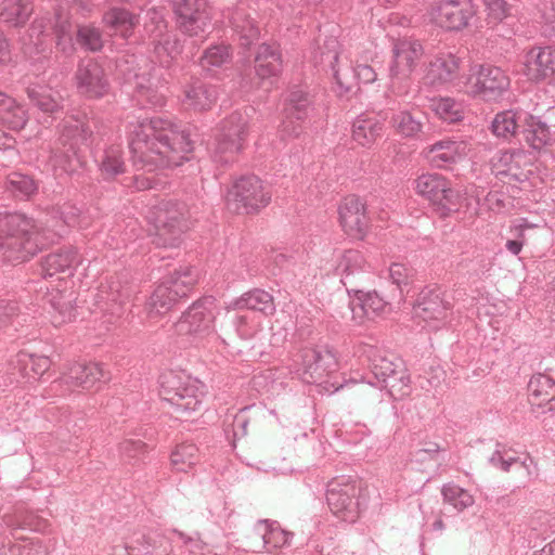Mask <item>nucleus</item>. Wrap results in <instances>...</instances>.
<instances>
[{"mask_svg": "<svg viewBox=\"0 0 555 555\" xmlns=\"http://www.w3.org/2000/svg\"><path fill=\"white\" fill-rule=\"evenodd\" d=\"M363 255L359 250L349 249L337 255L336 274L348 294H362L361 287L370 279V271Z\"/></svg>", "mask_w": 555, "mask_h": 555, "instance_id": "obj_20", "label": "nucleus"}, {"mask_svg": "<svg viewBox=\"0 0 555 555\" xmlns=\"http://www.w3.org/2000/svg\"><path fill=\"white\" fill-rule=\"evenodd\" d=\"M81 262L75 247H65L47 255L42 262V274L43 278H53L57 274H63L57 280L64 281L65 286L63 289L56 288V295H50V305L53 309L52 323L55 326L62 325L63 323L70 322L76 318V308L73 306V294L67 293V281L66 278L73 275L74 270Z\"/></svg>", "mask_w": 555, "mask_h": 555, "instance_id": "obj_3", "label": "nucleus"}, {"mask_svg": "<svg viewBox=\"0 0 555 555\" xmlns=\"http://www.w3.org/2000/svg\"><path fill=\"white\" fill-rule=\"evenodd\" d=\"M423 53V47L417 40H397L392 47L391 77L398 79L408 78Z\"/></svg>", "mask_w": 555, "mask_h": 555, "instance_id": "obj_26", "label": "nucleus"}, {"mask_svg": "<svg viewBox=\"0 0 555 555\" xmlns=\"http://www.w3.org/2000/svg\"><path fill=\"white\" fill-rule=\"evenodd\" d=\"M100 170L106 179L114 178L125 171V162L119 145H112L104 151Z\"/></svg>", "mask_w": 555, "mask_h": 555, "instance_id": "obj_55", "label": "nucleus"}, {"mask_svg": "<svg viewBox=\"0 0 555 555\" xmlns=\"http://www.w3.org/2000/svg\"><path fill=\"white\" fill-rule=\"evenodd\" d=\"M14 543H23L25 548L21 547V555H47V550L38 539H18Z\"/></svg>", "mask_w": 555, "mask_h": 555, "instance_id": "obj_64", "label": "nucleus"}, {"mask_svg": "<svg viewBox=\"0 0 555 555\" xmlns=\"http://www.w3.org/2000/svg\"><path fill=\"white\" fill-rule=\"evenodd\" d=\"M61 219L67 227H87L88 222L82 216V211L75 205H64L60 211Z\"/></svg>", "mask_w": 555, "mask_h": 555, "instance_id": "obj_59", "label": "nucleus"}, {"mask_svg": "<svg viewBox=\"0 0 555 555\" xmlns=\"http://www.w3.org/2000/svg\"><path fill=\"white\" fill-rule=\"evenodd\" d=\"M435 114L448 124H454L464 118L465 107L462 102L451 98H440L431 104Z\"/></svg>", "mask_w": 555, "mask_h": 555, "instance_id": "obj_52", "label": "nucleus"}, {"mask_svg": "<svg viewBox=\"0 0 555 555\" xmlns=\"http://www.w3.org/2000/svg\"><path fill=\"white\" fill-rule=\"evenodd\" d=\"M77 42L90 51H99L103 47L101 31L93 26H81L77 30Z\"/></svg>", "mask_w": 555, "mask_h": 555, "instance_id": "obj_58", "label": "nucleus"}, {"mask_svg": "<svg viewBox=\"0 0 555 555\" xmlns=\"http://www.w3.org/2000/svg\"><path fill=\"white\" fill-rule=\"evenodd\" d=\"M533 160L532 154L520 149L499 151L491 158V170L506 183H521L532 173Z\"/></svg>", "mask_w": 555, "mask_h": 555, "instance_id": "obj_15", "label": "nucleus"}, {"mask_svg": "<svg viewBox=\"0 0 555 555\" xmlns=\"http://www.w3.org/2000/svg\"><path fill=\"white\" fill-rule=\"evenodd\" d=\"M476 14L472 0H440L434 9L435 21L443 28L460 30Z\"/></svg>", "mask_w": 555, "mask_h": 555, "instance_id": "obj_23", "label": "nucleus"}, {"mask_svg": "<svg viewBox=\"0 0 555 555\" xmlns=\"http://www.w3.org/2000/svg\"><path fill=\"white\" fill-rule=\"evenodd\" d=\"M270 186L255 175L237 179L228 191L225 202L230 210L237 214H254L271 202Z\"/></svg>", "mask_w": 555, "mask_h": 555, "instance_id": "obj_12", "label": "nucleus"}, {"mask_svg": "<svg viewBox=\"0 0 555 555\" xmlns=\"http://www.w3.org/2000/svg\"><path fill=\"white\" fill-rule=\"evenodd\" d=\"M159 396L182 418L197 411L203 402L204 385L184 372H165L159 377Z\"/></svg>", "mask_w": 555, "mask_h": 555, "instance_id": "obj_5", "label": "nucleus"}, {"mask_svg": "<svg viewBox=\"0 0 555 555\" xmlns=\"http://www.w3.org/2000/svg\"><path fill=\"white\" fill-rule=\"evenodd\" d=\"M384 130V121L377 116L367 114L359 115L352 125L353 141L363 146L371 147Z\"/></svg>", "mask_w": 555, "mask_h": 555, "instance_id": "obj_34", "label": "nucleus"}, {"mask_svg": "<svg viewBox=\"0 0 555 555\" xmlns=\"http://www.w3.org/2000/svg\"><path fill=\"white\" fill-rule=\"evenodd\" d=\"M189 209L185 203L162 199L145 212V219L156 231L157 245L178 246L181 234L188 228Z\"/></svg>", "mask_w": 555, "mask_h": 555, "instance_id": "obj_8", "label": "nucleus"}, {"mask_svg": "<svg viewBox=\"0 0 555 555\" xmlns=\"http://www.w3.org/2000/svg\"><path fill=\"white\" fill-rule=\"evenodd\" d=\"M49 240L47 232H39L35 221L25 215L0 212V261H26Z\"/></svg>", "mask_w": 555, "mask_h": 555, "instance_id": "obj_2", "label": "nucleus"}, {"mask_svg": "<svg viewBox=\"0 0 555 555\" xmlns=\"http://www.w3.org/2000/svg\"><path fill=\"white\" fill-rule=\"evenodd\" d=\"M103 22L116 35L128 38L138 24V17L125 9L113 8L105 12Z\"/></svg>", "mask_w": 555, "mask_h": 555, "instance_id": "obj_43", "label": "nucleus"}, {"mask_svg": "<svg viewBox=\"0 0 555 555\" xmlns=\"http://www.w3.org/2000/svg\"><path fill=\"white\" fill-rule=\"evenodd\" d=\"M198 280V272L193 267H184L165 276L156 286L145 305L150 320L168 313L179 299L188 296Z\"/></svg>", "mask_w": 555, "mask_h": 555, "instance_id": "obj_6", "label": "nucleus"}, {"mask_svg": "<svg viewBox=\"0 0 555 555\" xmlns=\"http://www.w3.org/2000/svg\"><path fill=\"white\" fill-rule=\"evenodd\" d=\"M179 29L189 37L204 38L211 28V13L206 0H173Z\"/></svg>", "mask_w": 555, "mask_h": 555, "instance_id": "obj_16", "label": "nucleus"}, {"mask_svg": "<svg viewBox=\"0 0 555 555\" xmlns=\"http://www.w3.org/2000/svg\"><path fill=\"white\" fill-rule=\"evenodd\" d=\"M199 461L198 448L194 443L177 444L170 454V464L177 472H188Z\"/></svg>", "mask_w": 555, "mask_h": 555, "instance_id": "obj_46", "label": "nucleus"}, {"mask_svg": "<svg viewBox=\"0 0 555 555\" xmlns=\"http://www.w3.org/2000/svg\"><path fill=\"white\" fill-rule=\"evenodd\" d=\"M217 99V91L214 86L195 80L184 90L183 104L194 111L209 109Z\"/></svg>", "mask_w": 555, "mask_h": 555, "instance_id": "obj_37", "label": "nucleus"}, {"mask_svg": "<svg viewBox=\"0 0 555 555\" xmlns=\"http://www.w3.org/2000/svg\"><path fill=\"white\" fill-rule=\"evenodd\" d=\"M521 127L524 139L532 150L541 152L550 143V128L540 117L525 113Z\"/></svg>", "mask_w": 555, "mask_h": 555, "instance_id": "obj_38", "label": "nucleus"}, {"mask_svg": "<svg viewBox=\"0 0 555 555\" xmlns=\"http://www.w3.org/2000/svg\"><path fill=\"white\" fill-rule=\"evenodd\" d=\"M230 49L225 44H217L208 48L201 57L199 64L203 70L210 76H215L218 69L230 62Z\"/></svg>", "mask_w": 555, "mask_h": 555, "instance_id": "obj_48", "label": "nucleus"}, {"mask_svg": "<svg viewBox=\"0 0 555 555\" xmlns=\"http://www.w3.org/2000/svg\"><path fill=\"white\" fill-rule=\"evenodd\" d=\"M27 94L31 103L43 113L53 115L63 108L62 95L50 86L39 83L29 86Z\"/></svg>", "mask_w": 555, "mask_h": 555, "instance_id": "obj_40", "label": "nucleus"}, {"mask_svg": "<svg viewBox=\"0 0 555 555\" xmlns=\"http://www.w3.org/2000/svg\"><path fill=\"white\" fill-rule=\"evenodd\" d=\"M337 370L336 356L330 349L304 347L291 358L289 372L308 384L318 383Z\"/></svg>", "mask_w": 555, "mask_h": 555, "instance_id": "obj_11", "label": "nucleus"}, {"mask_svg": "<svg viewBox=\"0 0 555 555\" xmlns=\"http://www.w3.org/2000/svg\"><path fill=\"white\" fill-rule=\"evenodd\" d=\"M5 188L14 197L27 199L37 192L38 184L27 175L12 172L7 178Z\"/></svg>", "mask_w": 555, "mask_h": 555, "instance_id": "obj_51", "label": "nucleus"}, {"mask_svg": "<svg viewBox=\"0 0 555 555\" xmlns=\"http://www.w3.org/2000/svg\"><path fill=\"white\" fill-rule=\"evenodd\" d=\"M466 92L485 101H496L509 88V78L495 66H473L465 82Z\"/></svg>", "mask_w": 555, "mask_h": 555, "instance_id": "obj_14", "label": "nucleus"}, {"mask_svg": "<svg viewBox=\"0 0 555 555\" xmlns=\"http://www.w3.org/2000/svg\"><path fill=\"white\" fill-rule=\"evenodd\" d=\"M528 400L532 408L542 409L541 413L555 410V380L545 374L533 375L528 383Z\"/></svg>", "mask_w": 555, "mask_h": 555, "instance_id": "obj_31", "label": "nucleus"}, {"mask_svg": "<svg viewBox=\"0 0 555 555\" xmlns=\"http://www.w3.org/2000/svg\"><path fill=\"white\" fill-rule=\"evenodd\" d=\"M357 353L365 357L370 362L371 371L376 379V384L369 382L370 386L382 388L387 385L389 378L396 372V365L392 361L382 354V351L373 345L364 344L358 347Z\"/></svg>", "mask_w": 555, "mask_h": 555, "instance_id": "obj_33", "label": "nucleus"}, {"mask_svg": "<svg viewBox=\"0 0 555 555\" xmlns=\"http://www.w3.org/2000/svg\"><path fill=\"white\" fill-rule=\"evenodd\" d=\"M339 223L343 231L351 238L363 240L369 230V219L362 201L347 196L338 208Z\"/></svg>", "mask_w": 555, "mask_h": 555, "instance_id": "obj_24", "label": "nucleus"}, {"mask_svg": "<svg viewBox=\"0 0 555 555\" xmlns=\"http://www.w3.org/2000/svg\"><path fill=\"white\" fill-rule=\"evenodd\" d=\"M340 44L334 37L324 41L319 55H315V64L328 67L333 72L337 87L340 93L351 91L354 81L372 83L376 80L375 70L366 64L351 66L347 57H341L339 53Z\"/></svg>", "mask_w": 555, "mask_h": 555, "instance_id": "obj_7", "label": "nucleus"}, {"mask_svg": "<svg viewBox=\"0 0 555 555\" xmlns=\"http://www.w3.org/2000/svg\"><path fill=\"white\" fill-rule=\"evenodd\" d=\"M130 298L129 288L122 286L119 281L102 283L94 295V309L103 314H109L111 319L120 318L124 314V306Z\"/></svg>", "mask_w": 555, "mask_h": 555, "instance_id": "obj_25", "label": "nucleus"}, {"mask_svg": "<svg viewBox=\"0 0 555 555\" xmlns=\"http://www.w3.org/2000/svg\"><path fill=\"white\" fill-rule=\"evenodd\" d=\"M251 107L244 111H235L224 118L216 129L215 139L211 143L210 153L216 163L228 164L243 149L248 132L249 112Z\"/></svg>", "mask_w": 555, "mask_h": 555, "instance_id": "obj_9", "label": "nucleus"}, {"mask_svg": "<svg viewBox=\"0 0 555 555\" xmlns=\"http://www.w3.org/2000/svg\"><path fill=\"white\" fill-rule=\"evenodd\" d=\"M353 319L361 321L364 317L374 319L390 312V305L376 292H369L359 296L357 302L351 304Z\"/></svg>", "mask_w": 555, "mask_h": 555, "instance_id": "obj_39", "label": "nucleus"}, {"mask_svg": "<svg viewBox=\"0 0 555 555\" xmlns=\"http://www.w3.org/2000/svg\"><path fill=\"white\" fill-rule=\"evenodd\" d=\"M441 493L444 502L452 505L459 512L473 506L475 503V499L468 490L452 482L444 485Z\"/></svg>", "mask_w": 555, "mask_h": 555, "instance_id": "obj_54", "label": "nucleus"}, {"mask_svg": "<svg viewBox=\"0 0 555 555\" xmlns=\"http://www.w3.org/2000/svg\"><path fill=\"white\" fill-rule=\"evenodd\" d=\"M34 8L28 0H3L0 17L13 26L24 25L31 15Z\"/></svg>", "mask_w": 555, "mask_h": 555, "instance_id": "obj_44", "label": "nucleus"}, {"mask_svg": "<svg viewBox=\"0 0 555 555\" xmlns=\"http://www.w3.org/2000/svg\"><path fill=\"white\" fill-rule=\"evenodd\" d=\"M488 16L494 22H501L508 15L509 7L505 0H482Z\"/></svg>", "mask_w": 555, "mask_h": 555, "instance_id": "obj_60", "label": "nucleus"}, {"mask_svg": "<svg viewBox=\"0 0 555 555\" xmlns=\"http://www.w3.org/2000/svg\"><path fill=\"white\" fill-rule=\"evenodd\" d=\"M145 31L152 38L154 53L162 67H168L181 51L176 36L167 30V23L162 11L152 9L146 13Z\"/></svg>", "mask_w": 555, "mask_h": 555, "instance_id": "obj_17", "label": "nucleus"}, {"mask_svg": "<svg viewBox=\"0 0 555 555\" xmlns=\"http://www.w3.org/2000/svg\"><path fill=\"white\" fill-rule=\"evenodd\" d=\"M257 530L262 537L268 555H280L273 554L272 551L287 545L293 537V533L283 530L276 521L261 520L257 525Z\"/></svg>", "mask_w": 555, "mask_h": 555, "instance_id": "obj_42", "label": "nucleus"}, {"mask_svg": "<svg viewBox=\"0 0 555 555\" xmlns=\"http://www.w3.org/2000/svg\"><path fill=\"white\" fill-rule=\"evenodd\" d=\"M525 74L529 80L542 81L555 74V48L552 46H534L524 59Z\"/></svg>", "mask_w": 555, "mask_h": 555, "instance_id": "obj_27", "label": "nucleus"}, {"mask_svg": "<svg viewBox=\"0 0 555 555\" xmlns=\"http://www.w3.org/2000/svg\"><path fill=\"white\" fill-rule=\"evenodd\" d=\"M411 275V270L402 263L395 262L389 267V278L398 287L406 285Z\"/></svg>", "mask_w": 555, "mask_h": 555, "instance_id": "obj_62", "label": "nucleus"}, {"mask_svg": "<svg viewBox=\"0 0 555 555\" xmlns=\"http://www.w3.org/2000/svg\"><path fill=\"white\" fill-rule=\"evenodd\" d=\"M256 74L262 80H269L272 85V78H275L282 68V60L280 51L269 44H261L255 57Z\"/></svg>", "mask_w": 555, "mask_h": 555, "instance_id": "obj_36", "label": "nucleus"}, {"mask_svg": "<svg viewBox=\"0 0 555 555\" xmlns=\"http://www.w3.org/2000/svg\"><path fill=\"white\" fill-rule=\"evenodd\" d=\"M21 374L29 380H38L50 367V360L44 356H34L26 352L17 354Z\"/></svg>", "mask_w": 555, "mask_h": 555, "instance_id": "obj_47", "label": "nucleus"}, {"mask_svg": "<svg viewBox=\"0 0 555 555\" xmlns=\"http://www.w3.org/2000/svg\"><path fill=\"white\" fill-rule=\"evenodd\" d=\"M416 193L428 201L441 216H448L456 205V193L439 173H424L414 181Z\"/></svg>", "mask_w": 555, "mask_h": 555, "instance_id": "obj_19", "label": "nucleus"}, {"mask_svg": "<svg viewBox=\"0 0 555 555\" xmlns=\"http://www.w3.org/2000/svg\"><path fill=\"white\" fill-rule=\"evenodd\" d=\"M313 111L309 94L301 89L291 91L286 105V119L282 122V132L289 137L300 133V125L297 121L305 120Z\"/></svg>", "mask_w": 555, "mask_h": 555, "instance_id": "obj_28", "label": "nucleus"}, {"mask_svg": "<svg viewBox=\"0 0 555 555\" xmlns=\"http://www.w3.org/2000/svg\"><path fill=\"white\" fill-rule=\"evenodd\" d=\"M133 166L149 172L180 166L193 150L184 130L163 117L139 120L129 130Z\"/></svg>", "mask_w": 555, "mask_h": 555, "instance_id": "obj_1", "label": "nucleus"}, {"mask_svg": "<svg viewBox=\"0 0 555 555\" xmlns=\"http://www.w3.org/2000/svg\"><path fill=\"white\" fill-rule=\"evenodd\" d=\"M460 60L451 53H440L429 61L423 81L425 85L439 88L450 82L459 70Z\"/></svg>", "mask_w": 555, "mask_h": 555, "instance_id": "obj_30", "label": "nucleus"}, {"mask_svg": "<svg viewBox=\"0 0 555 555\" xmlns=\"http://www.w3.org/2000/svg\"><path fill=\"white\" fill-rule=\"evenodd\" d=\"M359 487L349 479H336L328 483L326 492L327 505L338 519L354 522L359 517Z\"/></svg>", "mask_w": 555, "mask_h": 555, "instance_id": "obj_18", "label": "nucleus"}, {"mask_svg": "<svg viewBox=\"0 0 555 555\" xmlns=\"http://www.w3.org/2000/svg\"><path fill=\"white\" fill-rule=\"evenodd\" d=\"M234 31L237 34L241 44L249 47L259 37V29L242 10L233 13L230 20Z\"/></svg>", "mask_w": 555, "mask_h": 555, "instance_id": "obj_50", "label": "nucleus"}, {"mask_svg": "<svg viewBox=\"0 0 555 555\" xmlns=\"http://www.w3.org/2000/svg\"><path fill=\"white\" fill-rule=\"evenodd\" d=\"M525 113H517L512 109L500 112L491 124L492 133L498 138L509 139L522 125Z\"/></svg>", "mask_w": 555, "mask_h": 555, "instance_id": "obj_45", "label": "nucleus"}, {"mask_svg": "<svg viewBox=\"0 0 555 555\" xmlns=\"http://www.w3.org/2000/svg\"><path fill=\"white\" fill-rule=\"evenodd\" d=\"M18 307L15 302L7 299H0V328L12 322L16 315Z\"/></svg>", "mask_w": 555, "mask_h": 555, "instance_id": "obj_63", "label": "nucleus"}, {"mask_svg": "<svg viewBox=\"0 0 555 555\" xmlns=\"http://www.w3.org/2000/svg\"><path fill=\"white\" fill-rule=\"evenodd\" d=\"M217 315L216 299L211 296L203 297L192 304L175 324L178 336H185L199 341L215 333V319Z\"/></svg>", "mask_w": 555, "mask_h": 555, "instance_id": "obj_13", "label": "nucleus"}, {"mask_svg": "<svg viewBox=\"0 0 555 555\" xmlns=\"http://www.w3.org/2000/svg\"><path fill=\"white\" fill-rule=\"evenodd\" d=\"M92 130L89 121L67 116L62 124L60 138L51 149L49 168L55 177L70 175L82 165L79 147L86 144Z\"/></svg>", "mask_w": 555, "mask_h": 555, "instance_id": "obj_4", "label": "nucleus"}, {"mask_svg": "<svg viewBox=\"0 0 555 555\" xmlns=\"http://www.w3.org/2000/svg\"><path fill=\"white\" fill-rule=\"evenodd\" d=\"M118 67L125 74L127 82L133 87L135 100L140 105L151 107H163L165 105V95L158 91L160 79L156 67H152V72L149 73L124 69L120 64Z\"/></svg>", "mask_w": 555, "mask_h": 555, "instance_id": "obj_21", "label": "nucleus"}, {"mask_svg": "<svg viewBox=\"0 0 555 555\" xmlns=\"http://www.w3.org/2000/svg\"><path fill=\"white\" fill-rule=\"evenodd\" d=\"M145 444L140 440L126 439L120 443L119 450L121 455L127 460L139 457L143 454Z\"/></svg>", "mask_w": 555, "mask_h": 555, "instance_id": "obj_61", "label": "nucleus"}, {"mask_svg": "<svg viewBox=\"0 0 555 555\" xmlns=\"http://www.w3.org/2000/svg\"><path fill=\"white\" fill-rule=\"evenodd\" d=\"M27 113L14 99L0 92V125L21 130L27 122Z\"/></svg>", "mask_w": 555, "mask_h": 555, "instance_id": "obj_41", "label": "nucleus"}, {"mask_svg": "<svg viewBox=\"0 0 555 555\" xmlns=\"http://www.w3.org/2000/svg\"><path fill=\"white\" fill-rule=\"evenodd\" d=\"M468 151L466 142L453 139H442L425 149V157L437 168H443L463 158Z\"/></svg>", "mask_w": 555, "mask_h": 555, "instance_id": "obj_29", "label": "nucleus"}, {"mask_svg": "<svg viewBox=\"0 0 555 555\" xmlns=\"http://www.w3.org/2000/svg\"><path fill=\"white\" fill-rule=\"evenodd\" d=\"M63 380L66 384L89 389L96 383L108 380V376L100 363H73L63 374Z\"/></svg>", "mask_w": 555, "mask_h": 555, "instance_id": "obj_32", "label": "nucleus"}, {"mask_svg": "<svg viewBox=\"0 0 555 555\" xmlns=\"http://www.w3.org/2000/svg\"><path fill=\"white\" fill-rule=\"evenodd\" d=\"M75 81L78 92L90 99L102 98L109 91V82L103 67L93 60L79 63Z\"/></svg>", "mask_w": 555, "mask_h": 555, "instance_id": "obj_22", "label": "nucleus"}, {"mask_svg": "<svg viewBox=\"0 0 555 555\" xmlns=\"http://www.w3.org/2000/svg\"><path fill=\"white\" fill-rule=\"evenodd\" d=\"M47 24L43 18L35 20L28 30L26 38H23L25 52L33 53V48L36 53L44 51V38L47 37Z\"/></svg>", "mask_w": 555, "mask_h": 555, "instance_id": "obj_56", "label": "nucleus"}, {"mask_svg": "<svg viewBox=\"0 0 555 555\" xmlns=\"http://www.w3.org/2000/svg\"><path fill=\"white\" fill-rule=\"evenodd\" d=\"M453 315V296L437 285L424 287L413 307V317L429 331L448 326Z\"/></svg>", "mask_w": 555, "mask_h": 555, "instance_id": "obj_10", "label": "nucleus"}, {"mask_svg": "<svg viewBox=\"0 0 555 555\" xmlns=\"http://www.w3.org/2000/svg\"><path fill=\"white\" fill-rule=\"evenodd\" d=\"M231 309H247L251 312H260L264 315H271L275 311L273 296L260 288H255L244 293L230 304Z\"/></svg>", "mask_w": 555, "mask_h": 555, "instance_id": "obj_35", "label": "nucleus"}, {"mask_svg": "<svg viewBox=\"0 0 555 555\" xmlns=\"http://www.w3.org/2000/svg\"><path fill=\"white\" fill-rule=\"evenodd\" d=\"M237 335L243 339L253 338L261 328V319L254 312H245L233 321Z\"/></svg>", "mask_w": 555, "mask_h": 555, "instance_id": "obj_57", "label": "nucleus"}, {"mask_svg": "<svg viewBox=\"0 0 555 555\" xmlns=\"http://www.w3.org/2000/svg\"><path fill=\"white\" fill-rule=\"evenodd\" d=\"M56 36V48L65 55H72L75 51L72 24L67 15L57 12L53 26Z\"/></svg>", "mask_w": 555, "mask_h": 555, "instance_id": "obj_53", "label": "nucleus"}, {"mask_svg": "<svg viewBox=\"0 0 555 555\" xmlns=\"http://www.w3.org/2000/svg\"><path fill=\"white\" fill-rule=\"evenodd\" d=\"M395 132L403 138H416L422 132L423 122L409 111L395 113L390 118Z\"/></svg>", "mask_w": 555, "mask_h": 555, "instance_id": "obj_49", "label": "nucleus"}]
</instances>
